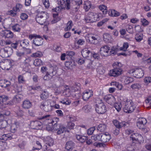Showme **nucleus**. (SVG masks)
<instances>
[{
  "label": "nucleus",
  "instance_id": "60",
  "mask_svg": "<svg viewBox=\"0 0 151 151\" xmlns=\"http://www.w3.org/2000/svg\"><path fill=\"white\" fill-rule=\"evenodd\" d=\"M48 96V93L46 91H44L40 95V97L42 99L47 98Z\"/></svg>",
  "mask_w": 151,
  "mask_h": 151
},
{
  "label": "nucleus",
  "instance_id": "34",
  "mask_svg": "<svg viewBox=\"0 0 151 151\" xmlns=\"http://www.w3.org/2000/svg\"><path fill=\"white\" fill-rule=\"evenodd\" d=\"M58 68V67L56 65H54L51 67L50 70H52V71H50L49 72L51 76H53L56 74L57 73V70Z\"/></svg>",
  "mask_w": 151,
  "mask_h": 151
},
{
  "label": "nucleus",
  "instance_id": "56",
  "mask_svg": "<svg viewBox=\"0 0 151 151\" xmlns=\"http://www.w3.org/2000/svg\"><path fill=\"white\" fill-rule=\"evenodd\" d=\"M91 107L90 106L88 105H85L83 108V110L85 112H88L91 110Z\"/></svg>",
  "mask_w": 151,
  "mask_h": 151
},
{
  "label": "nucleus",
  "instance_id": "50",
  "mask_svg": "<svg viewBox=\"0 0 151 151\" xmlns=\"http://www.w3.org/2000/svg\"><path fill=\"white\" fill-rule=\"evenodd\" d=\"M91 139L94 141H101V134L94 135L91 137Z\"/></svg>",
  "mask_w": 151,
  "mask_h": 151
},
{
  "label": "nucleus",
  "instance_id": "3",
  "mask_svg": "<svg viewBox=\"0 0 151 151\" xmlns=\"http://www.w3.org/2000/svg\"><path fill=\"white\" fill-rule=\"evenodd\" d=\"M49 18L48 14L46 12H39L36 15V20L37 22L41 25H47L48 24L47 19Z\"/></svg>",
  "mask_w": 151,
  "mask_h": 151
},
{
  "label": "nucleus",
  "instance_id": "44",
  "mask_svg": "<svg viewBox=\"0 0 151 151\" xmlns=\"http://www.w3.org/2000/svg\"><path fill=\"white\" fill-rule=\"evenodd\" d=\"M73 26V22L72 20L69 21L66 24V27L65 28V31H68L70 30Z\"/></svg>",
  "mask_w": 151,
  "mask_h": 151
},
{
  "label": "nucleus",
  "instance_id": "53",
  "mask_svg": "<svg viewBox=\"0 0 151 151\" xmlns=\"http://www.w3.org/2000/svg\"><path fill=\"white\" fill-rule=\"evenodd\" d=\"M42 52L40 51H38L35 53H32L31 56L32 57H40L42 55Z\"/></svg>",
  "mask_w": 151,
  "mask_h": 151
},
{
  "label": "nucleus",
  "instance_id": "12",
  "mask_svg": "<svg viewBox=\"0 0 151 151\" xmlns=\"http://www.w3.org/2000/svg\"><path fill=\"white\" fill-rule=\"evenodd\" d=\"M46 145H44L43 147L44 150H47L51 146H52L54 144L53 139L50 137H47L45 139Z\"/></svg>",
  "mask_w": 151,
  "mask_h": 151
},
{
  "label": "nucleus",
  "instance_id": "33",
  "mask_svg": "<svg viewBox=\"0 0 151 151\" xmlns=\"http://www.w3.org/2000/svg\"><path fill=\"white\" fill-rule=\"evenodd\" d=\"M70 91L69 87L68 86H67L64 88L63 94L66 97H68L70 96Z\"/></svg>",
  "mask_w": 151,
  "mask_h": 151
},
{
  "label": "nucleus",
  "instance_id": "52",
  "mask_svg": "<svg viewBox=\"0 0 151 151\" xmlns=\"http://www.w3.org/2000/svg\"><path fill=\"white\" fill-rule=\"evenodd\" d=\"M31 60L32 59L30 57H27V58L25 56L24 58L22 60V62L25 64L28 65L29 64Z\"/></svg>",
  "mask_w": 151,
  "mask_h": 151
},
{
  "label": "nucleus",
  "instance_id": "10",
  "mask_svg": "<svg viewBox=\"0 0 151 151\" xmlns=\"http://www.w3.org/2000/svg\"><path fill=\"white\" fill-rule=\"evenodd\" d=\"M89 36L86 39L91 44H96L98 42L99 36L96 35L91 34L88 35Z\"/></svg>",
  "mask_w": 151,
  "mask_h": 151
},
{
  "label": "nucleus",
  "instance_id": "61",
  "mask_svg": "<svg viewBox=\"0 0 151 151\" xmlns=\"http://www.w3.org/2000/svg\"><path fill=\"white\" fill-rule=\"evenodd\" d=\"M113 123L116 128H120L121 125H122L117 120H113Z\"/></svg>",
  "mask_w": 151,
  "mask_h": 151
},
{
  "label": "nucleus",
  "instance_id": "32",
  "mask_svg": "<svg viewBox=\"0 0 151 151\" xmlns=\"http://www.w3.org/2000/svg\"><path fill=\"white\" fill-rule=\"evenodd\" d=\"M109 15L112 17H117L120 15V13L115 10L109 9L108 11Z\"/></svg>",
  "mask_w": 151,
  "mask_h": 151
},
{
  "label": "nucleus",
  "instance_id": "54",
  "mask_svg": "<svg viewBox=\"0 0 151 151\" xmlns=\"http://www.w3.org/2000/svg\"><path fill=\"white\" fill-rule=\"evenodd\" d=\"M60 102L63 104L68 105L71 103L70 101L67 98H65L60 101Z\"/></svg>",
  "mask_w": 151,
  "mask_h": 151
},
{
  "label": "nucleus",
  "instance_id": "62",
  "mask_svg": "<svg viewBox=\"0 0 151 151\" xmlns=\"http://www.w3.org/2000/svg\"><path fill=\"white\" fill-rule=\"evenodd\" d=\"M95 129L96 128L94 127H91L88 129L87 131L88 134V135H91L92 134Z\"/></svg>",
  "mask_w": 151,
  "mask_h": 151
},
{
  "label": "nucleus",
  "instance_id": "39",
  "mask_svg": "<svg viewBox=\"0 0 151 151\" xmlns=\"http://www.w3.org/2000/svg\"><path fill=\"white\" fill-rule=\"evenodd\" d=\"M113 66L114 68L116 69L117 70H121V72L122 71V70L121 68L122 67V65L120 63L115 62L113 64Z\"/></svg>",
  "mask_w": 151,
  "mask_h": 151
},
{
  "label": "nucleus",
  "instance_id": "15",
  "mask_svg": "<svg viewBox=\"0 0 151 151\" xmlns=\"http://www.w3.org/2000/svg\"><path fill=\"white\" fill-rule=\"evenodd\" d=\"M111 138L110 135L108 133L101 134V141L103 142H107Z\"/></svg>",
  "mask_w": 151,
  "mask_h": 151
},
{
  "label": "nucleus",
  "instance_id": "41",
  "mask_svg": "<svg viewBox=\"0 0 151 151\" xmlns=\"http://www.w3.org/2000/svg\"><path fill=\"white\" fill-rule=\"evenodd\" d=\"M96 70L97 73L101 75L103 74L105 72L104 68L101 65H100L99 66H97Z\"/></svg>",
  "mask_w": 151,
  "mask_h": 151
},
{
  "label": "nucleus",
  "instance_id": "31",
  "mask_svg": "<svg viewBox=\"0 0 151 151\" xmlns=\"http://www.w3.org/2000/svg\"><path fill=\"white\" fill-rule=\"evenodd\" d=\"M76 137L78 141L82 143L85 142L88 138L87 137L79 134H76Z\"/></svg>",
  "mask_w": 151,
  "mask_h": 151
},
{
  "label": "nucleus",
  "instance_id": "11",
  "mask_svg": "<svg viewBox=\"0 0 151 151\" xmlns=\"http://www.w3.org/2000/svg\"><path fill=\"white\" fill-rule=\"evenodd\" d=\"M110 47L106 45L101 47L100 50V54L101 56L106 57L109 55Z\"/></svg>",
  "mask_w": 151,
  "mask_h": 151
},
{
  "label": "nucleus",
  "instance_id": "4",
  "mask_svg": "<svg viewBox=\"0 0 151 151\" xmlns=\"http://www.w3.org/2000/svg\"><path fill=\"white\" fill-rule=\"evenodd\" d=\"M135 107L134 103L131 100L127 99L124 107L123 108L124 112L131 113L135 109Z\"/></svg>",
  "mask_w": 151,
  "mask_h": 151
},
{
  "label": "nucleus",
  "instance_id": "40",
  "mask_svg": "<svg viewBox=\"0 0 151 151\" xmlns=\"http://www.w3.org/2000/svg\"><path fill=\"white\" fill-rule=\"evenodd\" d=\"M123 79L124 80V83L127 84L132 82L134 81V79L132 78L129 77L124 76L123 77Z\"/></svg>",
  "mask_w": 151,
  "mask_h": 151
},
{
  "label": "nucleus",
  "instance_id": "28",
  "mask_svg": "<svg viewBox=\"0 0 151 151\" xmlns=\"http://www.w3.org/2000/svg\"><path fill=\"white\" fill-rule=\"evenodd\" d=\"M32 106V103L29 100L24 101L23 103L22 106L24 109H28Z\"/></svg>",
  "mask_w": 151,
  "mask_h": 151
},
{
  "label": "nucleus",
  "instance_id": "24",
  "mask_svg": "<svg viewBox=\"0 0 151 151\" xmlns=\"http://www.w3.org/2000/svg\"><path fill=\"white\" fill-rule=\"evenodd\" d=\"M4 117L3 115H0V129L4 128L7 125V122L6 120H4Z\"/></svg>",
  "mask_w": 151,
  "mask_h": 151
},
{
  "label": "nucleus",
  "instance_id": "57",
  "mask_svg": "<svg viewBox=\"0 0 151 151\" xmlns=\"http://www.w3.org/2000/svg\"><path fill=\"white\" fill-rule=\"evenodd\" d=\"M143 35L142 34H137L135 38L137 42H140L143 38Z\"/></svg>",
  "mask_w": 151,
  "mask_h": 151
},
{
  "label": "nucleus",
  "instance_id": "14",
  "mask_svg": "<svg viewBox=\"0 0 151 151\" xmlns=\"http://www.w3.org/2000/svg\"><path fill=\"white\" fill-rule=\"evenodd\" d=\"M31 125L34 129H40L43 127L42 123L39 121L36 120L31 122Z\"/></svg>",
  "mask_w": 151,
  "mask_h": 151
},
{
  "label": "nucleus",
  "instance_id": "49",
  "mask_svg": "<svg viewBox=\"0 0 151 151\" xmlns=\"http://www.w3.org/2000/svg\"><path fill=\"white\" fill-rule=\"evenodd\" d=\"M125 150H123L122 151H132L134 150V148L133 147L132 145L130 144H128L126 145L125 147Z\"/></svg>",
  "mask_w": 151,
  "mask_h": 151
},
{
  "label": "nucleus",
  "instance_id": "18",
  "mask_svg": "<svg viewBox=\"0 0 151 151\" xmlns=\"http://www.w3.org/2000/svg\"><path fill=\"white\" fill-rule=\"evenodd\" d=\"M83 98L85 101H86L93 96V92L91 90H87L84 91L83 93Z\"/></svg>",
  "mask_w": 151,
  "mask_h": 151
},
{
  "label": "nucleus",
  "instance_id": "9",
  "mask_svg": "<svg viewBox=\"0 0 151 151\" xmlns=\"http://www.w3.org/2000/svg\"><path fill=\"white\" fill-rule=\"evenodd\" d=\"M88 17L91 18L89 20L92 21L93 22H96L99 19V17L101 16V14L100 13H96L89 12L88 13Z\"/></svg>",
  "mask_w": 151,
  "mask_h": 151
},
{
  "label": "nucleus",
  "instance_id": "17",
  "mask_svg": "<svg viewBox=\"0 0 151 151\" xmlns=\"http://www.w3.org/2000/svg\"><path fill=\"white\" fill-rule=\"evenodd\" d=\"M147 122V121L146 119L140 118L138 119V121L137 123V126L139 129H140L145 126Z\"/></svg>",
  "mask_w": 151,
  "mask_h": 151
},
{
  "label": "nucleus",
  "instance_id": "8",
  "mask_svg": "<svg viewBox=\"0 0 151 151\" xmlns=\"http://www.w3.org/2000/svg\"><path fill=\"white\" fill-rule=\"evenodd\" d=\"M95 110L99 114H103L106 111V107L104 103L101 101L96 105Z\"/></svg>",
  "mask_w": 151,
  "mask_h": 151
},
{
  "label": "nucleus",
  "instance_id": "25",
  "mask_svg": "<svg viewBox=\"0 0 151 151\" xmlns=\"http://www.w3.org/2000/svg\"><path fill=\"white\" fill-rule=\"evenodd\" d=\"M9 100L8 97L5 95L0 96V104H11L10 102L6 103V102Z\"/></svg>",
  "mask_w": 151,
  "mask_h": 151
},
{
  "label": "nucleus",
  "instance_id": "19",
  "mask_svg": "<svg viewBox=\"0 0 151 151\" xmlns=\"http://www.w3.org/2000/svg\"><path fill=\"white\" fill-rule=\"evenodd\" d=\"M144 75L143 70L141 68H135L134 76L137 78H140L142 77Z\"/></svg>",
  "mask_w": 151,
  "mask_h": 151
},
{
  "label": "nucleus",
  "instance_id": "63",
  "mask_svg": "<svg viewBox=\"0 0 151 151\" xmlns=\"http://www.w3.org/2000/svg\"><path fill=\"white\" fill-rule=\"evenodd\" d=\"M104 40L106 42L108 41L110 39L111 36L108 33H105L103 35Z\"/></svg>",
  "mask_w": 151,
  "mask_h": 151
},
{
  "label": "nucleus",
  "instance_id": "48",
  "mask_svg": "<svg viewBox=\"0 0 151 151\" xmlns=\"http://www.w3.org/2000/svg\"><path fill=\"white\" fill-rule=\"evenodd\" d=\"M130 87L133 89H139L141 88V86L139 83H135L131 85Z\"/></svg>",
  "mask_w": 151,
  "mask_h": 151
},
{
  "label": "nucleus",
  "instance_id": "58",
  "mask_svg": "<svg viewBox=\"0 0 151 151\" xmlns=\"http://www.w3.org/2000/svg\"><path fill=\"white\" fill-rule=\"evenodd\" d=\"M22 98V96L20 94H18L16 95L14 98V101L17 102H19L21 100Z\"/></svg>",
  "mask_w": 151,
  "mask_h": 151
},
{
  "label": "nucleus",
  "instance_id": "47",
  "mask_svg": "<svg viewBox=\"0 0 151 151\" xmlns=\"http://www.w3.org/2000/svg\"><path fill=\"white\" fill-rule=\"evenodd\" d=\"M60 130L57 132V134L60 135L65 132L67 130V128L63 125L61 126L60 127Z\"/></svg>",
  "mask_w": 151,
  "mask_h": 151
},
{
  "label": "nucleus",
  "instance_id": "23",
  "mask_svg": "<svg viewBox=\"0 0 151 151\" xmlns=\"http://www.w3.org/2000/svg\"><path fill=\"white\" fill-rule=\"evenodd\" d=\"M88 61L90 60H88L86 59L83 58H80L77 59L76 60V62L80 65H81L86 62H87ZM93 62L90 61V62L89 63V66H88L90 68L91 67L93 68V66H91V65L92 64Z\"/></svg>",
  "mask_w": 151,
  "mask_h": 151
},
{
  "label": "nucleus",
  "instance_id": "51",
  "mask_svg": "<svg viewBox=\"0 0 151 151\" xmlns=\"http://www.w3.org/2000/svg\"><path fill=\"white\" fill-rule=\"evenodd\" d=\"M117 49L116 47H112L110 51H109V55H113L116 54L117 51Z\"/></svg>",
  "mask_w": 151,
  "mask_h": 151
},
{
  "label": "nucleus",
  "instance_id": "30",
  "mask_svg": "<svg viewBox=\"0 0 151 151\" xmlns=\"http://www.w3.org/2000/svg\"><path fill=\"white\" fill-rule=\"evenodd\" d=\"M19 43L20 46L23 48H26L29 45V41L28 40L24 39L22 40H20Z\"/></svg>",
  "mask_w": 151,
  "mask_h": 151
},
{
  "label": "nucleus",
  "instance_id": "37",
  "mask_svg": "<svg viewBox=\"0 0 151 151\" xmlns=\"http://www.w3.org/2000/svg\"><path fill=\"white\" fill-rule=\"evenodd\" d=\"M106 125L105 124H101L97 127V129L100 132H104L106 130Z\"/></svg>",
  "mask_w": 151,
  "mask_h": 151
},
{
  "label": "nucleus",
  "instance_id": "35",
  "mask_svg": "<svg viewBox=\"0 0 151 151\" xmlns=\"http://www.w3.org/2000/svg\"><path fill=\"white\" fill-rule=\"evenodd\" d=\"M91 7V2L88 1L85 2L84 4V8L86 12H87Z\"/></svg>",
  "mask_w": 151,
  "mask_h": 151
},
{
  "label": "nucleus",
  "instance_id": "55",
  "mask_svg": "<svg viewBox=\"0 0 151 151\" xmlns=\"http://www.w3.org/2000/svg\"><path fill=\"white\" fill-rule=\"evenodd\" d=\"M122 107V105L120 103H116L114 104V107L118 112L121 110Z\"/></svg>",
  "mask_w": 151,
  "mask_h": 151
},
{
  "label": "nucleus",
  "instance_id": "16",
  "mask_svg": "<svg viewBox=\"0 0 151 151\" xmlns=\"http://www.w3.org/2000/svg\"><path fill=\"white\" fill-rule=\"evenodd\" d=\"M104 99L108 104L112 105L115 102V99L114 97L111 95H109L104 97Z\"/></svg>",
  "mask_w": 151,
  "mask_h": 151
},
{
  "label": "nucleus",
  "instance_id": "2",
  "mask_svg": "<svg viewBox=\"0 0 151 151\" xmlns=\"http://www.w3.org/2000/svg\"><path fill=\"white\" fill-rule=\"evenodd\" d=\"M41 119H45L47 120H50V121H48V123L50 124H51L52 125L53 129L54 130L58 131L60 130V127L63 126L61 124H58L57 122L59 121V119L57 118H54L52 119V116L50 114L46 115L44 116L41 117Z\"/></svg>",
  "mask_w": 151,
  "mask_h": 151
},
{
  "label": "nucleus",
  "instance_id": "38",
  "mask_svg": "<svg viewBox=\"0 0 151 151\" xmlns=\"http://www.w3.org/2000/svg\"><path fill=\"white\" fill-rule=\"evenodd\" d=\"M11 135L10 134H4L2 135L0 137V139L3 140L4 141H6L8 139H12Z\"/></svg>",
  "mask_w": 151,
  "mask_h": 151
},
{
  "label": "nucleus",
  "instance_id": "22",
  "mask_svg": "<svg viewBox=\"0 0 151 151\" xmlns=\"http://www.w3.org/2000/svg\"><path fill=\"white\" fill-rule=\"evenodd\" d=\"M2 34L3 35L8 38H12L14 36L13 33L9 30H2Z\"/></svg>",
  "mask_w": 151,
  "mask_h": 151
},
{
  "label": "nucleus",
  "instance_id": "20",
  "mask_svg": "<svg viewBox=\"0 0 151 151\" xmlns=\"http://www.w3.org/2000/svg\"><path fill=\"white\" fill-rule=\"evenodd\" d=\"M121 70H117L116 69L114 68L110 71L109 75L110 76L115 77L119 76L121 74Z\"/></svg>",
  "mask_w": 151,
  "mask_h": 151
},
{
  "label": "nucleus",
  "instance_id": "6",
  "mask_svg": "<svg viewBox=\"0 0 151 151\" xmlns=\"http://www.w3.org/2000/svg\"><path fill=\"white\" fill-rule=\"evenodd\" d=\"M13 52L12 48L5 47L0 50V56L3 58H7L10 56Z\"/></svg>",
  "mask_w": 151,
  "mask_h": 151
},
{
  "label": "nucleus",
  "instance_id": "42",
  "mask_svg": "<svg viewBox=\"0 0 151 151\" xmlns=\"http://www.w3.org/2000/svg\"><path fill=\"white\" fill-rule=\"evenodd\" d=\"M99 9L102 12L103 14H106L107 12V7L104 5H101L99 6Z\"/></svg>",
  "mask_w": 151,
  "mask_h": 151
},
{
  "label": "nucleus",
  "instance_id": "27",
  "mask_svg": "<svg viewBox=\"0 0 151 151\" xmlns=\"http://www.w3.org/2000/svg\"><path fill=\"white\" fill-rule=\"evenodd\" d=\"M75 146V143L72 141H69L66 142L65 148L68 150H71Z\"/></svg>",
  "mask_w": 151,
  "mask_h": 151
},
{
  "label": "nucleus",
  "instance_id": "21",
  "mask_svg": "<svg viewBox=\"0 0 151 151\" xmlns=\"http://www.w3.org/2000/svg\"><path fill=\"white\" fill-rule=\"evenodd\" d=\"M1 65L6 66L4 67V69L6 70H9L12 64L11 60H10L6 59L0 63Z\"/></svg>",
  "mask_w": 151,
  "mask_h": 151
},
{
  "label": "nucleus",
  "instance_id": "43",
  "mask_svg": "<svg viewBox=\"0 0 151 151\" xmlns=\"http://www.w3.org/2000/svg\"><path fill=\"white\" fill-rule=\"evenodd\" d=\"M22 5L20 4H17L15 7L13 8V10L14 11H17V12H19L22 8Z\"/></svg>",
  "mask_w": 151,
  "mask_h": 151
},
{
  "label": "nucleus",
  "instance_id": "64",
  "mask_svg": "<svg viewBox=\"0 0 151 151\" xmlns=\"http://www.w3.org/2000/svg\"><path fill=\"white\" fill-rule=\"evenodd\" d=\"M129 46L128 43H124L123 44V47L120 48V50L125 51L127 50V48Z\"/></svg>",
  "mask_w": 151,
  "mask_h": 151
},
{
  "label": "nucleus",
  "instance_id": "36",
  "mask_svg": "<svg viewBox=\"0 0 151 151\" xmlns=\"http://www.w3.org/2000/svg\"><path fill=\"white\" fill-rule=\"evenodd\" d=\"M90 52V51L86 49H83L81 51L82 55L84 58L88 57Z\"/></svg>",
  "mask_w": 151,
  "mask_h": 151
},
{
  "label": "nucleus",
  "instance_id": "29",
  "mask_svg": "<svg viewBox=\"0 0 151 151\" xmlns=\"http://www.w3.org/2000/svg\"><path fill=\"white\" fill-rule=\"evenodd\" d=\"M16 54L19 57L18 60L21 62L24 58L26 56V55L24 52L19 51L16 52Z\"/></svg>",
  "mask_w": 151,
  "mask_h": 151
},
{
  "label": "nucleus",
  "instance_id": "45",
  "mask_svg": "<svg viewBox=\"0 0 151 151\" xmlns=\"http://www.w3.org/2000/svg\"><path fill=\"white\" fill-rule=\"evenodd\" d=\"M18 125L17 123H14L12 124L11 127V131L12 133H15L17 131Z\"/></svg>",
  "mask_w": 151,
  "mask_h": 151
},
{
  "label": "nucleus",
  "instance_id": "1",
  "mask_svg": "<svg viewBox=\"0 0 151 151\" xmlns=\"http://www.w3.org/2000/svg\"><path fill=\"white\" fill-rule=\"evenodd\" d=\"M58 4L60 6L58 8L60 9H63L66 8L68 10L71 9L75 12H78L82 4V0H66V1L63 0H55Z\"/></svg>",
  "mask_w": 151,
  "mask_h": 151
},
{
  "label": "nucleus",
  "instance_id": "13",
  "mask_svg": "<svg viewBox=\"0 0 151 151\" xmlns=\"http://www.w3.org/2000/svg\"><path fill=\"white\" fill-rule=\"evenodd\" d=\"M130 139L133 141H136L140 142L143 139L142 135L137 133H135L132 134L130 136Z\"/></svg>",
  "mask_w": 151,
  "mask_h": 151
},
{
  "label": "nucleus",
  "instance_id": "46",
  "mask_svg": "<svg viewBox=\"0 0 151 151\" xmlns=\"http://www.w3.org/2000/svg\"><path fill=\"white\" fill-rule=\"evenodd\" d=\"M12 30L16 32H19L21 30L20 26L18 24H15L12 26Z\"/></svg>",
  "mask_w": 151,
  "mask_h": 151
},
{
  "label": "nucleus",
  "instance_id": "5",
  "mask_svg": "<svg viewBox=\"0 0 151 151\" xmlns=\"http://www.w3.org/2000/svg\"><path fill=\"white\" fill-rule=\"evenodd\" d=\"M29 38L31 40L34 39L32 43L36 46H41L43 44V40L39 35L35 34L30 35Z\"/></svg>",
  "mask_w": 151,
  "mask_h": 151
},
{
  "label": "nucleus",
  "instance_id": "7",
  "mask_svg": "<svg viewBox=\"0 0 151 151\" xmlns=\"http://www.w3.org/2000/svg\"><path fill=\"white\" fill-rule=\"evenodd\" d=\"M40 107L41 109L46 112L51 111L52 109V106L50 103L46 101L42 102Z\"/></svg>",
  "mask_w": 151,
  "mask_h": 151
},
{
  "label": "nucleus",
  "instance_id": "59",
  "mask_svg": "<svg viewBox=\"0 0 151 151\" xmlns=\"http://www.w3.org/2000/svg\"><path fill=\"white\" fill-rule=\"evenodd\" d=\"M33 63L35 66H39L42 64L41 60L38 59H35Z\"/></svg>",
  "mask_w": 151,
  "mask_h": 151
},
{
  "label": "nucleus",
  "instance_id": "26",
  "mask_svg": "<svg viewBox=\"0 0 151 151\" xmlns=\"http://www.w3.org/2000/svg\"><path fill=\"white\" fill-rule=\"evenodd\" d=\"M11 85L10 82L7 80H0V86L3 88H6L9 87Z\"/></svg>",
  "mask_w": 151,
  "mask_h": 151
}]
</instances>
